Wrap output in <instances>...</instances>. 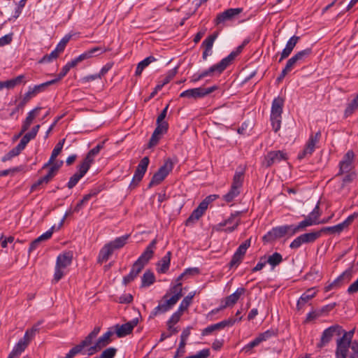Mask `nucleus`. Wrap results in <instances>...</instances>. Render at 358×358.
<instances>
[{"mask_svg": "<svg viewBox=\"0 0 358 358\" xmlns=\"http://www.w3.org/2000/svg\"><path fill=\"white\" fill-rule=\"evenodd\" d=\"M218 36V32H214L213 34L208 36L202 43V45L207 50H211L215 40Z\"/></svg>", "mask_w": 358, "mask_h": 358, "instance_id": "49530a36", "label": "nucleus"}, {"mask_svg": "<svg viewBox=\"0 0 358 358\" xmlns=\"http://www.w3.org/2000/svg\"><path fill=\"white\" fill-rule=\"evenodd\" d=\"M87 173L86 171L84 170V168L82 169L80 166L78 167V171L73 174L69 179V181L67 184V187L69 189H72L76 185L78 182V181L82 178L85 174Z\"/></svg>", "mask_w": 358, "mask_h": 358, "instance_id": "473e14b6", "label": "nucleus"}, {"mask_svg": "<svg viewBox=\"0 0 358 358\" xmlns=\"http://www.w3.org/2000/svg\"><path fill=\"white\" fill-rule=\"evenodd\" d=\"M138 323V319L135 318L131 321L127 322L124 324L115 325V333L119 338L124 337L127 335H129L131 333L134 327H136Z\"/></svg>", "mask_w": 358, "mask_h": 358, "instance_id": "dca6fc26", "label": "nucleus"}, {"mask_svg": "<svg viewBox=\"0 0 358 358\" xmlns=\"http://www.w3.org/2000/svg\"><path fill=\"white\" fill-rule=\"evenodd\" d=\"M217 86H213L208 88H193L182 92L180 94V97L193 98L198 99L203 97L217 89Z\"/></svg>", "mask_w": 358, "mask_h": 358, "instance_id": "1a4fd4ad", "label": "nucleus"}, {"mask_svg": "<svg viewBox=\"0 0 358 358\" xmlns=\"http://www.w3.org/2000/svg\"><path fill=\"white\" fill-rule=\"evenodd\" d=\"M321 236V231H314L310 233H306L301 234V236L303 238V243H313L317 240Z\"/></svg>", "mask_w": 358, "mask_h": 358, "instance_id": "79ce46f5", "label": "nucleus"}, {"mask_svg": "<svg viewBox=\"0 0 358 358\" xmlns=\"http://www.w3.org/2000/svg\"><path fill=\"white\" fill-rule=\"evenodd\" d=\"M237 55L238 52H232L227 57L222 59L218 64H217L222 72L231 63Z\"/></svg>", "mask_w": 358, "mask_h": 358, "instance_id": "58836bf2", "label": "nucleus"}, {"mask_svg": "<svg viewBox=\"0 0 358 358\" xmlns=\"http://www.w3.org/2000/svg\"><path fill=\"white\" fill-rule=\"evenodd\" d=\"M241 214V212L236 211L235 213H232L228 219H227L222 222H220L219 224V226L224 227L227 226V224H233L231 227H228L224 229V231L227 232H232L237 228L240 223L239 216Z\"/></svg>", "mask_w": 358, "mask_h": 358, "instance_id": "6ab92c4d", "label": "nucleus"}, {"mask_svg": "<svg viewBox=\"0 0 358 358\" xmlns=\"http://www.w3.org/2000/svg\"><path fill=\"white\" fill-rule=\"evenodd\" d=\"M210 355V351L208 349H205L199 351L197 354L187 357L185 358H207Z\"/></svg>", "mask_w": 358, "mask_h": 358, "instance_id": "338daca9", "label": "nucleus"}, {"mask_svg": "<svg viewBox=\"0 0 358 358\" xmlns=\"http://www.w3.org/2000/svg\"><path fill=\"white\" fill-rule=\"evenodd\" d=\"M59 53L54 50L49 55H44L39 61V63H48L52 62L53 59H57L59 57Z\"/></svg>", "mask_w": 358, "mask_h": 358, "instance_id": "6e6d98bb", "label": "nucleus"}, {"mask_svg": "<svg viewBox=\"0 0 358 358\" xmlns=\"http://www.w3.org/2000/svg\"><path fill=\"white\" fill-rule=\"evenodd\" d=\"M350 346L349 341H345L343 339L339 338L337 340L336 348V357L337 358H346L348 348Z\"/></svg>", "mask_w": 358, "mask_h": 358, "instance_id": "393cba45", "label": "nucleus"}, {"mask_svg": "<svg viewBox=\"0 0 358 358\" xmlns=\"http://www.w3.org/2000/svg\"><path fill=\"white\" fill-rule=\"evenodd\" d=\"M287 159V153L282 150H274L268 152L264 156L262 165L266 168L271 166L273 164L280 162L282 160Z\"/></svg>", "mask_w": 358, "mask_h": 358, "instance_id": "0eeeda50", "label": "nucleus"}, {"mask_svg": "<svg viewBox=\"0 0 358 358\" xmlns=\"http://www.w3.org/2000/svg\"><path fill=\"white\" fill-rule=\"evenodd\" d=\"M167 297V294L164 296L163 299H164L165 301H164V303H159L154 309V310L151 313L152 317H155L159 313L168 311L173 306H174L176 303L175 298H170L169 299H166Z\"/></svg>", "mask_w": 358, "mask_h": 358, "instance_id": "aec40b11", "label": "nucleus"}, {"mask_svg": "<svg viewBox=\"0 0 358 358\" xmlns=\"http://www.w3.org/2000/svg\"><path fill=\"white\" fill-rule=\"evenodd\" d=\"M203 215V213L196 208L195 210H194L192 213L190 215V216L186 220V225L190 224L192 223H194Z\"/></svg>", "mask_w": 358, "mask_h": 358, "instance_id": "3c124183", "label": "nucleus"}, {"mask_svg": "<svg viewBox=\"0 0 358 358\" xmlns=\"http://www.w3.org/2000/svg\"><path fill=\"white\" fill-rule=\"evenodd\" d=\"M113 335V331H108L103 335L99 337L94 345L90 348L89 355H92L108 345L111 342L110 338Z\"/></svg>", "mask_w": 358, "mask_h": 358, "instance_id": "2eb2a0df", "label": "nucleus"}, {"mask_svg": "<svg viewBox=\"0 0 358 358\" xmlns=\"http://www.w3.org/2000/svg\"><path fill=\"white\" fill-rule=\"evenodd\" d=\"M243 12L242 8H229L217 14L214 20L215 26L223 28L227 22L233 21Z\"/></svg>", "mask_w": 358, "mask_h": 358, "instance_id": "7ed1b4c3", "label": "nucleus"}, {"mask_svg": "<svg viewBox=\"0 0 358 358\" xmlns=\"http://www.w3.org/2000/svg\"><path fill=\"white\" fill-rule=\"evenodd\" d=\"M358 110V94L348 104L344 115L348 117Z\"/></svg>", "mask_w": 358, "mask_h": 358, "instance_id": "e433bc0d", "label": "nucleus"}, {"mask_svg": "<svg viewBox=\"0 0 358 358\" xmlns=\"http://www.w3.org/2000/svg\"><path fill=\"white\" fill-rule=\"evenodd\" d=\"M171 252H168L166 255L162 258L157 264V271L161 273H165L169 268L171 262Z\"/></svg>", "mask_w": 358, "mask_h": 358, "instance_id": "c756f323", "label": "nucleus"}, {"mask_svg": "<svg viewBox=\"0 0 358 358\" xmlns=\"http://www.w3.org/2000/svg\"><path fill=\"white\" fill-rule=\"evenodd\" d=\"M271 121L273 129L275 132H277L280 128L281 117L271 116Z\"/></svg>", "mask_w": 358, "mask_h": 358, "instance_id": "e2e57ef3", "label": "nucleus"}, {"mask_svg": "<svg viewBox=\"0 0 358 358\" xmlns=\"http://www.w3.org/2000/svg\"><path fill=\"white\" fill-rule=\"evenodd\" d=\"M56 229L55 226H52L48 231H47L45 233L41 235L39 237L34 240L29 246V252H31V251L34 250L38 245L45 241L48 240L51 238L54 231Z\"/></svg>", "mask_w": 358, "mask_h": 358, "instance_id": "5701e85b", "label": "nucleus"}, {"mask_svg": "<svg viewBox=\"0 0 358 358\" xmlns=\"http://www.w3.org/2000/svg\"><path fill=\"white\" fill-rule=\"evenodd\" d=\"M344 227L343 226L342 223H340L338 224H336L333 227H327L322 228L320 231L322 232H329L331 234H339L341 233Z\"/></svg>", "mask_w": 358, "mask_h": 358, "instance_id": "864d4df0", "label": "nucleus"}, {"mask_svg": "<svg viewBox=\"0 0 358 358\" xmlns=\"http://www.w3.org/2000/svg\"><path fill=\"white\" fill-rule=\"evenodd\" d=\"M157 127L155 129V132L157 134L162 135L166 133L168 130V123L166 122H157Z\"/></svg>", "mask_w": 358, "mask_h": 358, "instance_id": "4d7b16f0", "label": "nucleus"}, {"mask_svg": "<svg viewBox=\"0 0 358 358\" xmlns=\"http://www.w3.org/2000/svg\"><path fill=\"white\" fill-rule=\"evenodd\" d=\"M24 80V75H20L17 76L16 78L13 79H10L8 80L5 81L6 87L8 89H12L15 87L16 85H18L21 84L22 83H25Z\"/></svg>", "mask_w": 358, "mask_h": 358, "instance_id": "37998d69", "label": "nucleus"}, {"mask_svg": "<svg viewBox=\"0 0 358 358\" xmlns=\"http://www.w3.org/2000/svg\"><path fill=\"white\" fill-rule=\"evenodd\" d=\"M282 262V257L278 252H274L272 255L269 256L266 262L271 266L275 267L279 265Z\"/></svg>", "mask_w": 358, "mask_h": 358, "instance_id": "c03bdc74", "label": "nucleus"}, {"mask_svg": "<svg viewBox=\"0 0 358 358\" xmlns=\"http://www.w3.org/2000/svg\"><path fill=\"white\" fill-rule=\"evenodd\" d=\"M113 251L114 249L111 247V245L109 243L106 244L99 252L98 262L100 263L106 262L111 256Z\"/></svg>", "mask_w": 358, "mask_h": 358, "instance_id": "7c9ffc66", "label": "nucleus"}, {"mask_svg": "<svg viewBox=\"0 0 358 358\" xmlns=\"http://www.w3.org/2000/svg\"><path fill=\"white\" fill-rule=\"evenodd\" d=\"M71 36L70 35H66L65 36L61 41L60 42L57 44L56 48L55 49L59 54H60L61 52H62L64 49H65V47L67 44V43L69 41V40L71 39Z\"/></svg>", "mask_w": 358, "mask_h": 358, "instance_id": "5fc2aeb1", "label": "nucleus"}, {"mask_svg": "<svg viewBox=\"0 0 358 358\" xmlns=\"http://www.w3.org/2000/svg\"><path fill=\"white\" fill-rule=\"evenodd\" d=\"M56 83V80H50L42 84L35 85L34 87L30 88L35 95L44 91L48 86Z\"/></svg>", "mask_w": 358, "mask_h": 358, "instance_id": "8fccbe9b", "label": "nucleus"}, {"mask_svg": "<svg viewBox=\"0 0 358 358\" xmlns=\"http://www.w3.org/2000/svg\"><path fill=\"white\" fill-rule=\"evenodd\" d=\"M343 329L340 325H333L326 329L321 336L320 342L317 344L318 348H322L329 343L334 335L340 336L342 334Z\"/></svg>", "mask_w": 358, "mask_h": 358, "instance_id": "423d86ee", "label": "nucleus"}, {"mask_svg": "<svg viewBox=\"0 0 358 358\" xmlns=\"http://www.w3.org/2000/svg\"><path fill=\"white\" fill-rule=\"evenodd\" d=\"M244 179V170L236 171L234 178L231 187L228 193L223 196V199L227 202L232 201L240 194V188L243 185Z\"/></svg>", "mask_w": 358, "mask_h": 358, "instance_id": "f03ea898", "label": "nucleus"}, {"mask_svg": "<svg viewBox=\"0 0 358 358\" xmlns=\"http://www.w3.org/2000/svg\"><path fill=\"white\" fill-rule=\"evenodd\" d=\"M129 236V234H126L122 236L116 238L114 241H110L108 243L111 245L114 250L120 249L125 245Z\"/></svg>", "mask_w": 358, "mask_h": 358, "instance_id": "c9c22d12", "label": "nucleus"}, {"mask_svg": "<svg viewBox=\"0 0 358 358\" xmlns=\"http://www.w3.org/2000/svg\"><path fill=\"white\" fill-rule=\"evenodd\" d=\"M331 217H329L327 220H322L321 222H316L314 219H312L309 215L303 221L299 223L297 226H294L292 228V231L291 233V236L295 234L296 233L303 231L306 227L312 226L314 224H323L326 223L329 221V220Z\"/></svg>", "mask_w": 358, "mask_h": 358, "instance_id": "f3484780", "label": "nucleus"}, {"mask_svg": "<svg viewBox=\"0 0 358 358\" xmlns=\"http://www.w3.org/2000/svg\"><path fill=\"white\" fill-rule=\"evenodd\" d=\"M262 343V341L259 338V336H258L257 337H256L252 341H251L250 343H249L248 344H247L244 348H243V350H245L246 352H248L250 351V350H252L253 348L259 345L260 343Z\"/></svg>", "mask_w": 358, "mask_h": 358, "instance_id": "680f3d73", "label": "nucleus"}, {"mask_svg": "<svg viewBox=\"0 0 358 358\" xmlns=\"http://www.w3.org/2000/svg\"><path fill=\"white\" fill-rule=\"evenodd\" d=\"M182 282H178L174 286H173L171 288V293L173 294V296H172L171 298H175L176 302L177 303L178 301L182 297Z\"/></svg>", "mask_w": 358, "mask_h": 358, "instance_id": "a18cd8bd", "label": "nucleus"}, {"mask_svg": "<svg viewBox=\"0 0 358 358\" xmlns=\"http://www.w3.org/2000/svg\"><path fill=\"white\" fill-rule=\"evenodd\" d=\"M245 292V289L243 287L238 288L232 294L225 299V304L221 308H224L227 306H234L239 299L240 296Z\"/></svg>", "mask_w": 358, "mask_h": 358, "instance_id": "a878e982", "label": "nucleus"}, {"mask_svg": "<svg viewBox=\"0 0 358 358\" xmlns=\"http://www.w3.org/2000/svg\"><path fill=\"white\" fill-rule=\"evenodd\" d=\"M82 350L80 346L79 345H77L76 346L73 347L69 352L66 355L65 358H73L75 357L77 354L80 352Z\"/></svg>", "mask_w": 358, "mask_h": 358, "instance_id": "774afa93", "label": "nucleus"}, {"mask_svg": "<svg viewBox=\"0 0 358 358\" xmlns=\"http://www.w3.org/2000/svg\"><path fill=\"white\" fill-rule=\"evenodd\" d=\"M321 136V132L318 131L315 135H310L308 142L303 151L298 155V159H302L310 156L314 152L316 144L319 142Z\"/></svg>", "mask_w": 358, "mask_h": 358, "instance_id": "9d476101", "label": "nucleus"}, {"mask_svg": "<svg viewBox=\"0 0 358 358\" xmlns=\"http://www.w3.org/2000/svg\"><path fill=\"white\" fill-rule=\"evenodd\" d=\"M64 142L65 138H63L62 140L59 141L57 143V144L55 145V148L52 152L49 161L43 165V169H45L54 163L56 157L60 154L63 148Z\"/></svg>", "mask_w": 358, "mask_h": 358, "instance_id": "c85d7f7f", "label": "nucleus"}, {"mask_svg": "<svg viewBox=\"0 0 358 358\" xmlns=\"http://www.w3.org/2000/svg\"><path fill=\"white\" fill-rule=\"evenodd\" d=\"M311 54L312 49L310 48L298 52L287 60L285 67L291 71L297 64L303 62Z\"/></svg>", "mask_w": 358, "mask_h": 358, "instance_id": "9b49d317", "label": "nucleus"}, {"mask_svg": "<svg viewBox=\"0 0 358 358\" xmlns=\"http://www.w3.org/2000/svg\"><path fill=\"white\" fill-rule=\"evenodd\" d=\"M62 164L63 162L61 161L59 163L54 162L52 164H51V167L50 168L48 173L44 176V180H48L50 182L56 175V173L58 171Z\"/></svg>", "mask_w": 358, "mask_h": 358, "instance_id": "ea45409f", "label": "nucleus"}, {"mask_svg": "<svg viewBox=\"0 0 358 358\" xmlns=\"http://www.w3.org/2000/svg\"><path fill=\"white\" fill-rule=\"evenodd\" d=\"M352 278V271L347 270L343 273L336 280H335L333 282H331L329 286L326 287V290L329 291L334 287L339 286L340 282L341 280H346L348 282Z\"/></svg>", "mask_w": 358, "mask_h": 358, "instance_id": "2f4dec72", "label": "nucleus"}, {"mask_svg": "<svg viewBox=\"0 0 358 358\" xmlns=\"http://www.w3.org/2000/svg\"><path fill=\"white\" fill-rule=\"evenodd\" d=\"M346 175L342 179L341 187L343 188L345 185L352 182L355 179L356 174L354 171L345 173Z\"/></svg>", "mask_w": 358, "mask_h": 358, "instance_id": "13d9d810", "label": "nucleus"}, {"mask_svg": "<svg viewBox=\"0 0 358 358\" xmlns=\"http://www.w3.org/2000/svg\"><path fill=\"white\" fill-rule=\"evenodd\" d=\"M155 61H157V59L155 57H154L153 56H149V57H146L145 59H144L143 60H142L141 62H140L138 64L136 69V72H135L136 76H141L143 69L145 67H147L150 64H151L152 62H154Z\"/></svg>", "mask_w": 358, "mask_h": 358, "instance_id": "72a5a7b5", "label": "nucleus"}, {"mask_svg": "<svg viewBox=\"0 0 358 358\" xmlns=\"http://www.w3.org/2000/svg\"><path fill=\"white\" fill-rule=\"evenodd\" d=\"M173 163L171 159L165 160L164 164L158 169L153 175L148 187H151L154 185H159L169 173L173 170Z\"/></svg>", "mask_w": 358, "mask_h": 358, "instance_id": "20e7f679", "label": "nucleus"}, {"mask_svg": "<svg viewBox=\"0 0 358 358\" xmlns=\"http://www.w3.org/2000/svg\"><path fill=\"white\" fill-rule=\"evenodd\" d=\"M300 37L297 36H293L287 41L285 48L282 50L279 59V62H281L284 59L288 57L292 53L293 49L299 41Z\"/></svg>", "mask_w": 358, "mask_h": 358, "instance_id": "4be33fe9", "label": "nucleus"}, {"mask_svg": "<svg viewBox=\"0 0 358 358\" xmlns=\"http://www.w3.org/2000/svg\"><path fill=\"white\" fill-rule=\"evenodd\" d=\"M195 296V292H192L189 293L187 296H186L182 301L178 308L179 310L184 312L186 310L189 305L192 303V299Z\"/></svg>", "mask_w": 358, "mask_h": 358, "instance_id": "a19ab883", "label": "nucleus"}, {"mask_svg": "<svg viewBox=\"0 0 358 358\" xmlns=\"http://www.w3.org/2000/svg\"><path fill=\"white\" fill-rule=\"evenodd\" d=\"M29 342L30 341L27 338L23 337L15 345L13 350L9 354L8 358H15V357L19 356L22 352L24 351Z\"/></svg>", "mask_w": 358, "mask_h": 358, "instance_id": "b1692460", "label": "nucleus"}, {"mask_svg": "<svg viewBox=\"0 0 358 358\" xmlns=\"http://www.w3.org/2000/svg\"><path fill=\"white\" fill-rule=\"evenodd\" d=\"M117 350L115 348L106 349L100 355V358H113L116 354Z\"/></svg>", "mask_w": 358, "mask_h": 358, "instance_id": "052dcab7", "label": "nucleus"}, {"mask_svg": "<svg viewBox=\"0 0 358 358\" xmlns=\"http://www.w3.org/2000/svg\"><path fill=\"white\" fill-rule=\"evenodd\" d=\"M155 277L154 273L150 270L146 271L142 276V287H148L154 283Z\"/></svg>", "mask_w": 358, "mask_h": 358, "instance_id": "4c0bfd02", "label": "nucleus"}, {"mask_svg": "<svg viewBox=\"0 0 358 358\" xmlns=\"http://www.w3.org/2000/svg\"><path fill=\"white\" fill-rule=\"evenodd\" d=\"M284 99L280 96L275 98L272 103L271 116L281 117Z\"/></svg>", "mask_w": 358, "mask_h": 358, "instance_id": "cd10ccee", "label": "nucleus"}, {"mask_svg": "<svg viewBox=\"0 0 358 358\" xmlns=\"http://www.w3.org/2000/svg\"><path fill=\"white\" fill-rule=\"evenodd\" d=\"M293 225H284L273 228L263 237V241L265 242H272L278 238H282L286 234L292 231Z\"/></svg>", "mask_w": 358, "mask_h": 358, "instance_id": "39448f33", "label": "nucleus"}, {"mask_svg": "<svg viewBox=\"0 0 358 358\" xmlns=\"http://www.w3.org/2000/svg\"><path fill=\"white\" fill-rule=\"evenodd\" d=\"M142 270H143L142 266L141 265L140 266L137 263L134 262V264L132 266L130 273L127 275H126L123 278V284L126 285L128 283H129L130 282H131L132 280H134L138 276V275L141 272Z\"/></svg>", "mask_w": 358, "mask_h": 358, "instance_id": "bb28decb", "label": "nucleus"}, {"mask_svg": "<svg viewBox=\"0 0 358 358\" xmlns=\"http://www.w3.org/2000/svg\"><path fill=\"white\" fill-rule=\"evenodd\" d=\"M315 292L313 289H308L306 293L303 294L297 302V308L301 309V307L314 297Z\"/></svg>", "mask_w": 358, "mask_h": 358, "instance_id": "f704fd0d", "label": "nucleus"}, {"mask_svg": "<svg viewBox=\"0 0 358 358\" xmlns=\"http://www.w3.org/2000/svg\"><path fill=\"white\" fill-rule=\"evenodd\" d=\"M241 319H242V317H240L238 319V320L240 321V320H241ZM236 321H237L236 319H234L232 317L229 318L227 320H224L220 322H218L217 324H214L207 327L202 331L201 334H202V336H206V335L211 334L212 332H213L215 331L222 329L225 328L226 327H231L235 324V322Z\"/></svg>", "mask_w": 358, "mask_h": 358, "instance_id": "4468645a", "label": "nucleus"}, {"mask_svg": "<svg viewBox=\"0 0 358 358\" xmlns=\"http://www.w3.org/2000/svg\"><path fill=\"white\" fill-rule=\"evenodd\" d=\"M22 151V150L21 149V148L19 145H17L16 147L13 148L11 150H10L6 155H4L2 157L1 161L3 162L8 161V160L11 159L13 157L20 155V153Z\"/></svg>", "mask_w": 358, "mask_h": 358, "instance_id": "09e8293b", "label": "nucleus"}, {"mask_svg": "<svg viewBox=\"0 0 358 358\" xmlns=\"http://www.w3.org/2000/svg\"><path fill=\"white\" fill-rule=\"evenodd\" d=\"M148 157H144L139 162L136 167L135 173L134 175L132 181L130 184V187L134 188L138 185L139 182L142 180L149 164Z\"/></svg>", "mask_w": 358, "mask_h": 358, "instance_id": "6e6552de", "label": "nucleus"}, {"mask_svg": "<svg viewBox=\"0 0 358 358\" xmlns=\"http://www.w3.org/2000/svg\"><path fill=\"white\" fill-rule=\"evenodd\" d=\"M41 109V107H36L30 112H29L27 117L22 123L21 131L19 133V136H22L27 130H28V129L32 124L33 120L38 116Z\"/></svg>", "mask_w": 358, "mask_h": 358, "instance_id": "412c9836", "label": "nucleus"}, {"mask_svg": "<svg viewBox=\"0 0 358 358\" xmlns=\"http://www.w3.org/2000/svg\"><path fill=\"white\" fill-rule=\"evenodd\" d=\"M355 154L352 150H349L344 155L343 159L340 162V171L338 176L352 171L354 169Z\"/></svg>", "mask_w": 358, "mask_h": 358, "instance_id": "ddd939ff", "label": "nucleus"}, {"mask_svg": "<svg viewBox=\"0 0 358 358\" xmlns=\"http://www.w3.org/2000/svg\"><path fill=\"white\" fill-rule=\"evenodd\" d=\"M182 313L183 312L179 310V309H178L176 313H174L171 315V317L167 322V324H175L178 323L180 319L181 315H182Z\"/></svg>", "mask_w": 358, "mask_h": 358, "instance_id": "0e129e2a", "label": "nucleus"}, {"mask_svg": "<svg viewBox=\"0 0 358 358\" xmlns=\"http://www.w3.org/2000/svg\"><path fill=\"white\" fill-rule=\"evenodd\" d=\"M275 334H276V332L274 330L270 329V330H267L262 334H259V336L262 342H263V341L268 340L271 337L274 336Z\"/></svg>", "mask_w": 358, "mask_h": 358, "instance_id": "69168bd1", "label": "nucleus"}, {"mask_svg": "<svg viewBox=\"0 0 358 358\" xmlns=\"http://www.w3.org/2000/svg\"><path fill=\"white\" fill-rule=\"evenodd\" d=\"M222 71L220 70L218 65L216 64L212 66H210L208 69L201 72L200 73L202 78L206 77V76H213L215 73H221Z\"/></svg>", "mask_w": 358, "mask_h": 358, "instance_id": "de8ad7c7", "label": "nucleus"}, {"mask_svg": "<svg viewBox=\"0 0 358 358\" xmlns=\"http://www.w3.org/2000/svg\"><path fill=\"white\" fill-rule=\"evenodd\" d=\"M105 52H106V49L103 47H94L87 51L90 58L99 55Z\"/></svg>", "mask_w": 358, "mask_h": 358, "instance_id": "bf43d9fd", "label": "nucleus"}, {"mask_svg": "<svg viewBox=\"0 0 358 358\" xmlns=\"http://www.w3.org/2000/svg\"><path fill=\"white\" fill-rule=\"evenodd\" d=\"M94 156L93 155H91V152L89 151L83 162L79 166L82 169L84 168V170L87 172V171L90 168L91 164L94 162Z\"/></svg>", "mask_w": 358, "mask_h": 358, "instance_id": "603ef678", "label": "nucleus"}, {"mask_svg": "<svg viewBox=\"0 0 358 358\" xmlns=\"http://www.w3.org/2000/svg\"><path fill=\"white\" fill-rule=\"evenodd\" d=\"M73 259V252L71 251L60 254L57 258L53 280L57 282L64 275V269L69 266Z\"/></svg>", "mask_w": 358, "mask_h": 358, "instance_id": "f257e3e1", "label": "nucleus"}, {"mask_svg": "<svg viewBox=\"0 0 358 358\" xmlns=\"http://www.w3.org/2000/svg\"><path fill=\"white\" fill-rule=\"evenodd\" d=\"M156 243L157 240L154 239L135 262L140 266L141 265L143 268L145 265L148 262V261L152 258L154 253L153 248H155Z\"/></svg>", "mask_w": 358, "mask_h": 358, "instance_id": "a211bd4d", "label": "nucleus"}, {"mask_svg": "<svg viewBox=\"0 0 358 358\" xmlns=\"http://www.w3.org/2000/svg\"><path fill=\"white\" fill-rule=\"evenodd\" d=\"M250 245V239L246 240L240 245L236 252L234 254L231 262H229L230 268L236 267L241 264Z\"/></svg>", "mask_w": 358, "mask_h": 358, "instance_id": "f8f14e48", "label": "nucleus"}]
</instances>
